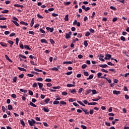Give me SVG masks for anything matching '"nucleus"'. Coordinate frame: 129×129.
Masks as SVG:
<instances>
[{
  "label": "nucleus",
  "mask_w": 129,
  "mask_h": 129,
  "mask_svg": "<svg viewBox=\"0 0 129 129\" xmlns=\"http://www.w3.org/2000/svg\"><path fill=\"white\" fill-rule=\"evenodd\" d=\"M28 123L30 126H35V123H36V121L34 119H31V120H28Z\"/></svg>",
  "instance_id": "nucleus-1"
},
{
  "label": "nucleus",
  "mask_w": 129,
  "mask_h": 129,
  "mask_svg": "<svg viewBox=\"0 0 129 129\" xmlns=\"http://www.w3.org/2000/svg\"><path fill=\"white\" fill-rule=\"evenodd\" d=\"M72 35V32L70 31L69 33H66V39H70V36Z\"/></svg>",
  "instance_id": "nucleus-2"
},
{
  "label": "nucleus",
  "mask_w": 129,
  "mask_h": 129,
  "mask_svg": "<svg viewBox=\"0 0 129 129\" xmlns=\"http://www.w3.org/2000/svg\"><path fill=\"white\" fill-rule=\"evenodd\" d=\"M111 58V55L109 54H106L105 57H104L105 60H109Z\"/></svg>",
  "instance_id": "nucleus-3"
},
{
  "label": "nucleus",
  "mask_w": 129,
  "mask_h": 129,
  "mask_svg": "<svg viewBox=\"0 0 129 129\" xmlns=\"http://www.w3.org/2000/svg\"><path fill=\"white\" fill-rule=\"evenodd\" d=\"M46 29L47 30V32H50V33H52L53 31H54V28H51L49 27H46Z\"/></svg>",
  "instance_id": "nucleus-4"
},
{
  "label": "nucleus",
  "mask_w": 129,
  "mask_h": 129,
  "mask_svg": "<svg viewBox=\"0 0 129 129\" xmlns=\"http://www.w3.org/2000/svg\"><path fill=\"white\" fill-rule=\"evenodd\" d=\"M113 94H115L116 95H119V94H120V91H116V90H113Z\"/></svg>",
  "instance_id": "nucleus-5"
},
{
  "label": "nucleus",
  "mask_w": 129,
  "mask_h": 129,
  "mask_svg": "<svg viewBox=\"0 0 129 129\" xmlns=\"http://www.w3.org/2000/svg\"><path fill=\"white\" fill-rule=\"evenodd\" d=\"M101 75H102V73H98L97 74V76H98V78H102L104 79V78H105V77H101Z\"/></svg>",
  "instance_id": "nucleus-6"
},
{
  "label": "nucleus",
  "mask_w": 129,
  "mask_h": 129,
  "mask_svg": "<svg viewBox=\"0 0 129 129\" xmlns=\"http://www.w3.org/2000/svg\"><path fill=\"white\" fill-rule=\"evenodd\" d=\"M67 103L64 101H60L59 103L60 106H62V105H66Z\"/></svg>",
  "instance_id": "nucleus-7"
},
{
  "label": "nucleus",
  "mask_w": 129,
  "mask_h": 129,
  "mask_svg": "<svg viewBox=\"0 0 129 129\" xmlns=\"http://www.w3.org/2000/svg\"><path fill=\"white\" fill-rule=\"evenodd\" d=\"M99 67H101V68H106L107 67H108V66H107L106 64H99Z\"/></svg>",
  "instance_id": "nucleus-8"
},
{
  "label": "nucleus",
  "mask_w": 129,
  "mask_h": 129,
  "mask_svg": "<svg viewBox=\"0 0 129 129\" xmlns=\"http://www.w3.org/2000/svg\"><path fill=\"white\" fill-rule=\"evenodd\" d=\"M0 45H1L2 47H8V45L5 42H0Z\"/></svg>",
  "instance_id": "nucleus-9"
},
{
  "label": "nucleus",
  "mask_w": 129,
  "mask_h": 129,
  "mask_svg": "<svg viewBox=\"0 0 129 129\" xmlns=\"http://www.w3.org/2000/svg\"><path fill=\"white\" fill-rule=\"evenodd\" d=\"M94 75L93 74L90 75L88 78H87V80H90V79H92L93 78Z\"/></svg>",
  "instance_id": "nucleus-10"
},
{
  "label": "nucleus",
  "mask_w": 129,
  "mask_h": 129,
  "mask_svg": "<svg viewBox=\"0 0 129 129\" xmlns=\"http://www.w3.org/2000/svg\"><path fill=\"white\" fill-rule=\"evenodd\" d=\"M28 105H31V106H33V107H36L37 106V105H36V104H34L32 102H30L29 104H28Z\"/></svg>",
  "instance_id": "nucleus-11"
},
{
  "label": "nucleus",
  "mask_w": 129,
  "mask_h": 129,
  "mask_svg": "<svg viewBox=\"0 0 129 129\" xmlns=\"http://www.w3.org/2000/svg\"><path fill=\"white\" fill-rule=\"evenodd\" d=\"M91 92H92V90L91 89H89L86 91L85 95H87V94H90V93H91Z\"/></svg>",
  "instance_id": "nucleus-12"
},
{
  "label": "nucleus",
  "mask_w": 129,
  "mask_h": 129,
  "mask_svg": "<svg viewBox=\"0 0 129 129\" xmlns=\"http://www.w3.org/2000/svg\"><path fill=\"white\" fill-rule=\"evenodd\" d=\"M12 22L14 23V24L17 26V27H19V26H20V25L19 24V23H18V22L15 21V20H12Z\"/></svg>",
  "instance_id": "nucleus-13"
},
{
  "label": "nucleus",
  "mask_w": 129,
  "mask_h": 129,
  "mask_svg": "<svg viewBox=\"0 0 129 129\" xmlns=\"http://www.w3.org/2000/svg\"><path fill=\"white\" fill-rule=\"evenodd\" d=\"M96 104H97V102H91L88 103V105H96Z\"/></svg>",
  "instance_id": "nucleus-14"
},
{
  "label": "nucleus",
  "mask_w": 129,
  "mask_h": 129,
  "mask_svg": "<svg viewBox=\"0 0 129 129\" xmlns=\"http://www.w3.org/2000/svg\"><path fill=\"white\" fill-rule=\"evenodd\" d=\"M20 24L21 25H24V26H28V23L25 22L24 21L20 22Z\"/></svg>",
  "instance_id": "nucleus-15"
},
{
  "label": "nucleus",
  "mask_w": 129,
  "mask_h": 129,
  "mask_svg": "<svg viewBox=\"0 0 129 129\" xmlns=\"http://www.w3.org/2000/svg\"><path fill=\"white\" fill-rule=\"evenodd\" d=\"M34 20H35V19L33 18L30 23V27L34 26Z\"/></svg>",
  "instance_id": "nucleus-16"
},
{
  "label": "nucleus",
  "mask_w": 129,
  "mask_h": 129,
  "mask_svg": "<svg viewBox=\"0 0 129 129\" xmlns=\"http://www.w3.org/2000/svg\"><path fill=\"white\" fill-rule=\"evenodd\" d=\"M82 109L86 114H87V115L89 114V112L87 111V109H84L83 108H82Z\"/></svg>",
  "instance_id": "nucleus-17"
},
{
  "label": "nucleus",
  "mask_w": 129,
  "mask_h": 129,
  "mask_svg": "<svg viewBox=\"0 0 129 129\" xmlns=\"http://www.w3.org/2000/svg\"><path fill=\"white\" fill-rule=\"evenodd\" d=\"M43 110L45 111V112H49L50 111V110L48 108L44 107Z\"/></svg>",
  "instance_id": "nucleus-18"
},
{
  "label": "nucleus",
  "mask_w": 129,
  "mask_h": 129,
  "mask_svg": "<svg viewBox=\"0 0 129 129\" xmlns=\"http://www.w3.org/2000/svg\"><path fill=\"white\" fill-rule=\"evenodd\" d=\"M18 69H19V70H20V71H24V72L27 71V70H26V69H25L24 68H21V67H18Z\"/></svg>",
  "instance_id": "nucleus-19"
},
{
  "label": "nucleus",
  "mask_w": 129,
  "mask_h": 129,
  "mask_svg": "<svg viewBox=\"0 0 129 129\" xmlns=\"http://www.w3.org/2000/svg\"><path fill=\"white\" fill-rule=\"evenodd\" d=\"M34 70L35 71H36V72H43V71L41 70H39V69H36V68H34Z\"/></svg>",
  "instance_id": "nucleus-20"
},
{
  "label": "nucleus",
  "mask_w": 129,
  "mask_h": 129,
  "mask_svg": "<svg viewBox=\"0 0 129 129\" xmlns=\"http://www.w3.org/2000/svg\"><path fill=\"white\" fill-rule=\"evenodd\" d=\"M20 90L21 92H23L24 93H27V92H28V91L27 90H24L23 89H20Z\"/></svg>",
  "instance_id": "nucleus-21"
},
{
  "label": "nucleus",
  "mask_w": 129,
  "mask_h": 129,
  "mask_svg": "<svg viewBox=\"0 0 129 129\" xmlns=\"http://www.w3.org/2000/svg\"><path fill=\"white\" fill-rule=\"evenodd\" d=\"M84 45L85 46V47L86 48V47H87V46H88V43H87V41L85 40L84 42Z\"/></svg>",
  "instance_id": "nucleus-22"
},
{
  "label": "nucleus",
  "mask_w": 129,
  "mask_h": 129,
  "mask_svg": "<svg viewBox=\"0 0 129 129\" xmlns=\"http://www.w3.org/2000/svg\"><path fill=\"white\" fill-rule=\"evenodd\" d=\"M8 109H9V110H12V109H13V106H12V105H8Z\"/></svg>",
  "instance_id": "nucleus-23"
},
{
  "label": "nucleus",
  "mask_w": 129,
  "mask_h": 129,
  "mask_svg": "<svg viewBox=\"0 0 129 129\" xmlns=\"http://www.w3.org/2000/svg\"><path fill=\"white\" fill-rule=\"evenodd\" d=\"M63 64H72V61H63Z\"/></svg>",
  "instance_id": "nucleus-24"
},
{
  "label": "nucleus",
  "mask_w": 129,
  "mask_h": 129,
  "mask_svg": "<svg viewBox=\"0 0 129 129\" xmlns=\"http://www.w3.org/2000/svg\"><path fill=\"white\" fill-rule=\"evenodd\" d=\"M59 101H57V100H55L54 101H53V104L57 105V104H59Z\"/></svg>",
  "instance_id": "nucleus-25"
},
{
  "label": "nucleus",
  "mask_w": 129,
  "mask_h": 129,
  "mask_svg": "<svg viewBox=\"0 0 129 129\" xmlns=\"http://www.w3.org/2000/svg\"><path fill=\"white\" fill-rule=\"evenodd\" d=\"M41 43H44L45 44H47V41H46V39H42L41 40Z\"/></svg>",
  "instance_id": "nucleus-26"
},
{
  "label": "nucleus",
  "mask_w": 129,
  "mask_h": 129,
  "mask_svg": "<svg viewBox=\"0 0 129 129\" xmlns=\"http://www.w3.org/2000/svg\"><path fill=\"white\" fill-rule=\"evenodd\" d=\"M20 122L23 126H25V125H26V124H25V122L23 120H20Z\"/></svg>",
  "instance_id": "nucleus-27"
},
{
  "label": "nucleus",
  "mask_w": 129,
  "mask_h": 129,
  "mask_svg": "<svg viewBox=\"0 0 129 129\" xmlns=\"http://www.w3.org/2000/svg\"><path fill=\"white\" fill-rule=\"evenodd\" d=\"M8 43H9V44H10V45H14V41H12V40H8L7 41Z\"/></svg>",
  "instance_id": "nucleus-28"
},
{
  "label": "nucleus",
  "mask_w": 129,
  "mask_h": 129,
  "mask_svg": "<svg viewBox=\"0 0 129 129\" xmlns=\"http://www.w3.org/2000/svg\"><path fill=\"white\" fill-rule=\"evenodd\" d=\"M68 17H69V15H66V16L64 17V21H68V20H69V18H68Z\"/></svg>",
  "instance_id": "nucleus-29"
},
{
  "label": "nucleus",
  "mask_w": 129,
  "mask_h": 129,
  "mask_svg": "<svg viewBox=\"0 0 129 129\" xmlns=\"http://www.w3.org/2000/svg\"><path fill=\"white\" fill-rule=\"evenodd\" d=\"M73 86H75V85H74V84H67V87H73Z\"/></svg>",
  "instance_id": "nucleus-30"
},
{
  "label": "nucleus",
  "mask_w": 129,
  "mask_h": 129,
  "mask_svg": "<svg viewBox=\"0 0 129 129\" xmlns=\"http://www.w3.org/2000/svg\"><path fill=\"white\" fill-rule=\"evenodd\" d=\"M8 27L7 26V25H1L0 26V28L1 29H7Z\"/></svg>",
  "instance_id": "nucleus-31"
},
{
  "label": "nucleus",
  "mask_w": 129,
  "mask_h": 129,
  "mask_svg": "<svg viewBox=\"0 0 129 129\" xmlns=\"http://www.w3.org/2000/svg\"><path fill=\"white\" fill-rule=\"evenodd\" d=\"M19 57H21V58H23V59H27V57L22 54H19Z\"/></svg>",
  "instance_id": "nucleus-32"
},
{
  "label": "nucleus",
  "mask_w": 129,
  "mask_h": 129,
  "mask_svg": "<svg viewBox=\"0 0 129 129\" xmlns=\"http://www.w3.org/2000/svg\"><path fill=\"white\" fill-rule=\"evenodd\" d=\"M92 95L96 94L97 93V92H96V90H92Z\"/></svg>",
  "instance_id": "nucleus-33"
},
{
  "label": "nucleus",
  "mask_w": 129,
  "mask_h": 129,
  "mask_svg": "<svg viewBox=\"0 0 129 129\" xmlns=\"http://www.w3.org/2000/svg\"><path fill=\"white\" fill-rule=\"evenodd\" d=\"M49 101H50V99L49 98H47L44 100V102H45L46 104H48V103H49Z\"/></svg>",
  "instance_id": "nucleus-34"
},
{
  "label": "nucleus",
  "mask_w": 129,
  "mask_h": 129,
  "mask_svg": "<svg viewBox=\"0 0 129 129\" xmlns=\"http://www.w3.org/2000/svg\"><path fill=\"white\" fill-rule=\"evenodd\" d=\"M104 79H105L108 81V83H111V80L110 79H107V78H104Z\"/></svg>",
  "instance_id": "nucleus-35"
},
{
  "label": "nucleus",
  "mask_w": 129,
  "mask_h": 129,
  "mask_svg": "<svg viewBox=\"0 0 129 129\" xmlns=\"http://www.w3.org/2000/svg\"><path fill=\"white\" fill-rule=\"evenodd\" d=\"M37 86H38V84H37V83H34L32 85V87H34V88H36Z\"/></svg>",
  "instance_id": "nucleus-36"
},
{
  "label": "nucleus",
  "mask_w": 129,
  "mask_h": 129,
  "mask_svg": "<svg viewBox=\"0 0 129 129\" xmlns=\"http://www.w3.org/2000/svg\"><path fill=\"white\" fill-rule=\"evenodd\" d=\"M2 14H8L9 13V10H3L2 11Z\"/></svg>",
  "instance_id": "nucleus-37"
},
{
  "label": "nucleus",
  "mask_w": 129,
  "mask_h": 129,
  "mask_svg": "<svg viewBox=\"0 0 129 129\" xmlns=\"http://www.w3.org/2000/svg\"><path fill=\"white\" fill-rule=\"evenodd\" d=\"M36 81H43V78H38L36 79Z\"/></svg>",
  "instance_id": "nucleus-38"
},
{
  "label": "nucleus",
  "mask_w": 129,
  "mask_h": 129,
  "mask_svg": "<svg viewBox=\"0 0 129 129\" xmlns=\"http://www.w3.org/2000/svg\"><path fill=\"white\" fill-rule=\"evenodd\" d=\"M51 81H52V79H51L47 78L45 79L46 82H51Z\"/></svg>",
  "instance_id": "nucleus-39"
},
{
  "label": "nucleus",
  "mask_w": 129,
  "mask_h": 129,
  "mask_svg": "<svg viewBox=\"0 0 129 129\" xmlns=\"http://www.w3.org/2000/svg\"><path fill=\"white\" fill-rule=\"evenodd\" d=\"M24 48L25 49H27V50H31V48L29 47V45H25Z\"/></svg>",
  "instance_id": "nucleus-40"
},
{
  "label": "nucleus",
  "mask_w": 129,
  "mask_h": 129,
  "mask_svg": "<svg viewBox=\"0 0 129 129\" xmlns=\"http://www.w3.org/2000/svg\"><path fill=\"white\" fill-rule=\"evenodd\" d=\"M38 86L39 88H41V87H43V83H38Z\"/></svg>",
  "instance_id": "nucleus-41"
},
{
  "label": "nucleus",
  "mask_w": 129,
  "mask_h": 129,
  "mask_svg": "<svg viewBox=\"0 0 129 129\" xmlns=\"http://www.w3.org/2000/svg\"><path fill=\"white\" fill-rule=\"evenodd\" d=\"M60 88H61L60 86H57V87H53L52 89L56 90V89H60Z\"/></svg>",
  "instance_id": "nucleus-42"
},
{
  "label": "nucleus",
  "mask_w": 129,
  "mask_h": 129,
  "mask_svg": "<svg viewBox=\"0 0 129 129\" xmlns=\"http://www.w3.org/2000/svg\"><path fill=\"white\" fill-rule=\"evenodd\" d=\"M107 64L109 66H114V64H113L111 62L109 61L107 62Z\"/></svg>",
  "instance_id": "nucleus-43"
},
{
  "label": "nucleus",
  "mask_w": 129,
  "mask_h": 129,
  "mask_svg": "<svg viewBox=\"0 0 129 129\" xmlns=\"http://www.w3.org/2000/svg\"><path fill=\"white\" fill-rule=\"evenodd\" d=\"M120 40L123 41V42H124V41H125V37H124L123 36H121L120 37Z\"/></svg>",
  "instance_id": "nucleus-44"
},
{
  "label": "nucleus",
  "mask_w": 129,
  "mask_h": 129,
  "mask_svg": "<svg viewBox=\"0 0 129 129\" xmlns=\"http://www.w3.org/2000/svg\"><path fill=\"white\" fill-rule=\"evenodd\" d=\"M86 67H87V64H84L82 66V69H85V68H86Z\"/></svg>",
  "instance_id": "nucleus-45"
},
{
  "label": "nucleus",
  "mask_w": 129,
  "mask_h": 129,
  "mask_svg": "<svg viewBox=\"0 0 129 129\" xmlns=\"http://www.w3.org/2000/svg\"><path fill=\"white\" fill-rule=\"evenodd\" d=\"M50 42L51 44H52V45H54V44H55V41H54V40H53V39H50Z\"/></svg>",
  "instance_id": "nucleus-46"
},
{
  "label": "nucleus",
  "mask_w": 129,
  "mask_h": 129,
  "mask_svg": "<svg viewBox=\"0 0 129 129\" xmlns=\"http://www.w3.org/2000/svg\"><path fill=\"white\" fill-rule=\"evenodd\" d=\"M39 31L40 32V33H42V34H45L44 30H43V29H42V28L39 29Z\"/></svg>",
  "instance_id": "nucleus-47"
},
{
  "label": "nucleus",
  "mask_w": 129,
  "mask_h": 129,
  "mask_svg": "<svg viewBox=\"0 0 129 129\" xmlns=\"http://www.w3.org/2000/svg\"><path fill=\"white\" fill-rule=\"evenodd\" d=\"M11 97H12L13 98L16 99V98H17V95L15 94H12L11 95Z\"/></svg>",
  "instance_id": "nucleus-48"
},
{
  "label": "nucleus",
  "mask_w": 129,
  "mask_h": 129,
  "mask_svg": "<svg viewBox=\"0 0 129 129\" xmlns=\"http://www.w3.org/2000/svg\"><path fill=\"white\" fill-rule=\"evenodd\" d=\"M51 70H52L53 71H58V68L54 67L51 68Z\"/></svg>",
  "instance_id": "nucleus-49"
},
{
  "label": "nucleus",
  "mask_w": 129,
  "mask_h": 129,
  "mask_svg": "<svg viewBox=\"0 0 129 129\" xmlns=\"http://www.w3.org/2000/svg\"><path fill=\"white\" fill-rule=\"evenodd\" d=\"M29 94L31 96L34 95V93H33V91H32L31 90H29Z\"/></svg>",
  "instance_id": "nucleus-50"
},
{
  "label": "nucleus",
  "mask_w": 129,
  "mask_h": 129,
  "mask_svg": "<svg viewBox=\"0 0 129 129\" xmlns=\"http://www.w3.org/2000/svg\"><path fill=\"white\" fill-rule=\"evenodd\" d=\"M17 77H14L13 78V82H17Z\"/></svg>",
  "instance_id": "nucleus-51"
},
{
  "label": "nucleus",
  "mask_w": 129,
  "mask_h": 129,
  "mask_svg": "<svg viewBox=\"0 0 129 129\" xmlns=\"http://www.w3.org/2000/svg\"><path fill=\"white\" fill-rule=\"evenodd\" d=\"M14 36H16V33L13 32L10 34L9 37H14Z\"/></svg>",
  "instance_id": "nucleus-52"
},
{
  "label": "nucleus",
  "mask_w": 129,
  "mask_h": 129,
  "mask_svg": "<svg viewBox=\"0 0 129 129\" xmlns=\"http://www.w3.org/2000/svg\"><path fill=\"white\" fill-rule=\"evenodd\" d=\"M88 36H90V32L89 31H88L85 34V37H88Z\"/></svg>",
  "instance_id": "nucleus-53"
},
{
  "label": "nucleus",
  "mask_w": 129,
  "mask_h": 129,
  "mask_svg": "<svg viewBox=\"0 0 129 129\" xmlns=\"http://www.w3.org/2000/svg\"><path fill=\"white\" fill-rule=\"evenodd\" d=\"M37 17L39 18V19H44V17H43V16H42V15H40L39 14H37Z\"/></svg>",
  "instance_id": "nucleus-54"
},
{
  "label": "nucleus",
  "mask_w": 129,
  "mask_h": 129,
  "mask_svg": "<svg viewBox=\"0 0 129 129\" xmlns=\"http://www.w3.org/2000/svg\"><path fill=\"white\" fill-rule=\"evenodd\" d=\"M16 43L17 46L19 45V38L18 37L16 38Z\"/></svg>",
  "instance_id": "nucleus-55"
},
{
  "label": "nucleus",
  "mask_w": 129,
  "mask_h": 129,
  "mask_svg": "<svg viewBox=\"0 0 129 129\" xmlns=\"http://www.w3.org/2000/svg\"><path fill=\"white\" fill-rule=\"evenodd\" d=\"M89 32H90V33H94V29H93L92 28H90L89 29Z\"/></svg>",
  "instance_id": "nucleus-56"
},
{
  "label": "nucleus",
  "mask_w": 129,
  "mask_h": 129,
  "mask_svg": "<svg viewBox=\"0 0 129 129\" xmlns=\"http://www.w3.org/2000/svg\"><path fill=\"white\" fill-rule=\"evenodd\" d=\"M84 75H85V76H89V74L87 72H84Z\"/></svg>",
  "instance_id": "nucleus-57"
},
{
  "label": "nucleus",
  "mask_w": 129,
  "mask_h": 129,
  "mask_svg": "<svg viewBox=\"0 0 129 129\" xmlns=\"http://www.w3.org/2000/svg\"><path fill=\"white\" fill-rule=\"evenodd\" d=\"M29 34H30L31 35H35V32L33 31H29L28 32Z\"/></svg>",
  "instance_id": "nucleus-58"
},
{
  "label": "nucleus",
  "mask_w": 129,
  "mask_h": 129,
  "mask_svg": "<svg viewBox=\"0 0 129 129\" xmlns=\"http://www.w3.org/2000/svg\"><path fill=\"white\" fill-rule=\"evenodd\" d=\"M64 4L65 6H68L69 5H70V4H71V2H64Z\"/></svg>",
  "instance_id": "nucleus-59"
},
{
  "label": "nucleus",
  "mask_w": 129,
  "mask_h": 129,
  "mask_svg": "<svg viewBox=\"0 0 129 129\" xmlns=\"http://www.w3.org/2000/svg\"><path fill=\"white\" fill-rule=\"evenodd\" d=\"M10 32L9 31H6L4 32L5 35H9L10 34Z\"/></svg>",
  "instance_id": "nucleus-60"
},
{
  "label": "nucleus",
  "mask_w": 129,
  "mask_h": 129,
  "mask_svg": "<svg viewBox=\"0 0 129 129\" xmlns=\"http://www.w3.org/2000/svg\"><path fill=\"white\" fill-rule=\"evenodd\" d=\"M72 73H73V72L72 71H71V72H67L66 73V75H71V74H72Z\"/></svg>",
  "instance_id": "nucleus-61"
},
{
  "label": "nucleus",
  "mask_w": 129,
  "mask_h": 129,
  "mask_svg": "<svg viewBox=\"0 0 129 129\" xmlns=\"http://www.w3.org/2000/svg\"><path fill=\"white\" fill-rule=\"evenodd\" d=\"M78 38H82V34L79 33L77 36Z\"/></svg>",
  "instance_id": "nucleus-62"
},
{
  "label": "nucleus",
  "mask_w": 129,
  "mask_h": 129,
  "mask_svg": "<svg viewBox=\"0 0 129 129\" xmlns=\"http://www.w3.org/2000/svg\"><path fill=\"white\" fill-rule=\"evenodd\" d=\"M82 91H83V88H81L79 90L78 92L79 93H81Z\"/></svg>",
  "instance_id": "nucleus-63"
},
{
  "label": "nucleus",
  "mask_w": 129,
  "mask_h": 129,
  "mask_svg": "<svg viewBox=\"0 0 129 129\" xmlns=\"http://www.w3.org/2000/svg\"><path fill=\"white\" fill-rule=\"evenodd\" d=\"M81 127H82L83 129H86L87 128V127L84 125H81Z\"/></svg>",
  "instance_id": "nucleus-64"
}]
</instances>
